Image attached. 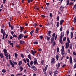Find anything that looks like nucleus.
<instances>
[{"label":"nucleus","mask_w":76,"mask_h":76,"mask_svg":"<svg viewBox=\"0 0 76 76\" xmlns=\"http://www.w3.org/2000/svg\"><path fill=\"white\" fill-rule=\"evenodd\" d=\"M64 22V20H61L60 21V25H62V24H63V22Z\"/></svg>","instance_id":"obj_13"},{"label":"nucleus","mask_w":76,"mask_h":76,"mask_svg":"<svg viewBox=\"0 0 76 76\" xmlns=\"http://www.w3.org/2000/svg\"><path fill=\"white\" fill-rule=\"evenodd\" d=\"M69 62H70V64H72V58L71 56L70 57V59H69Z\"/></svg>","instance_id":"obj_8"},{"label":"nucleus","mask_w":76,"mask_h":76,"mask_svg":"<svg viewBox=\"0 0 76 76\" xmlns=\"http://www.w3.org/2000/svg\"><path fill=\"white\" fill-rule=\"evenodd\" d=\"M23 37V35L21 34L19 36L18 39L19 40L20 39H21V38H22Z\"/></svg>","instance_id":"obj_5"},{"label":"nucleus","mask_w":76,"mask_h":76,"mask_svg":"<svg viewBox=\"0 0 76 76\" xmlns=\"http://www.w3.org/2000/svg\"><path fill=\"white\" fill-rule=\"evenodd\" d=\"M33 26H35V27H36V26H37V24L36 23H35L34 24Z\"/></svg>","instance_id":"obj_34"},{"label":"nucleus","mask_w":76,"mask_h":76,"mask_svg":"<svg viewBox=\"0 0 76 76\" xmlns=\"http://www.w3.org/2000/svg\"><path fill=\"white\" fill-rule=\"evenodd\" d=\"M58 73V72L57 70H56V71H54V73L55 74H57Z\"/></svg>","instance_id":"obj_20"},{"label":"nucleus","mask_w":76,"mask_h":76,"mask_svg":"<svg viewBox=\"0 0 76 76\" xmlns=\"http://www.w3.org/2000/svg\"><path fill=\"white\" fill-rule=\"evenodd\" d=\"M13 37H17V36H16L15 34H14L13 35Z\"/></svg>","instance_id":"obj_63"},{"label":"nucleus","mask_w":76,"mask_h":76,"mask_svg":"<svg viewBox=\"0 0 76 76\" xmlns=\"http://www.w3.org/2000/svg\"><path fill=\"white\" fill-rule=\"evenodd\" d=\"M58 56L56 55V60H58Z\"/></svg>","instance_id":"obj_45"},{"label":"nucleus","mask_w":76,"mask_h":76,"mask_svg":"<svg viewBox=\"0 0 76 76\" xmlns=\"http://www.w3.org/2000/svg\"><path fill=\"white\" fill-rule=\"evenodd\" d=\"M54 37H52L51 39V43H53V42H54Z\"/></svg>","instance_id":"obj_9"},{"label":"nucleus","mask_w":76,"mask_h":76,"mask_svg":"<svg viewBox=\"0 0 76 76\" xmlns=\"http://www.w3.org/2000/svg\"><path fill=\"white\" fill-rule=\"evenodd\" d=\"M22 64V62L21 61H20L18 63L19 66H20Z\"/></svg>","instance_id":"obj_17"},{"label":"nucleus","mask_w":76,"mask_h":76,"mask_svg":"<svg viewBox=\"0 0 76 76\" xmlns=\"http://www.w3.org/2000/svg\"><path fill=\"white\" fill-rule=\"evenodd\" d=\"M3 32H4V30L2 28L1 29V33H3Z\"/></svg>","instance_id":"obj_47"},{"label":"nucleus","mask_w":76,"mask_h":76,"mask_svg":"<svg viewBox=\"0 0 76 76\" xmlns=\"http://www.w3.org/2000/svg\"><path fill=\"white\" fill-rule=\"evenodd\" d=\"M71 38H73V34L72 32H71Z\"/></svg>","instance_id":"obj_21"},{"label":"nucleus","mask_w":76,"mask_h":76,"mask_svg":"<svg viewBox=\"0 0 76 76\" xmlns=\"http://www.w3.org/2000/svg\"><path fill=\"white\" fill-rule=\"evenodd\" d=\"M13 26H11V30H13Z\"/></svg>","instance_id":"obj_58"},{"label":"nucleus","mask_w":76,"mask_h":76,"mask_svg":"<svg viewBox=\"0 0 76 76\" xmlns=\"http://www.w3.org/2000/svg\"><path fill=\"white\" fill-rule=\"evenodd\" d=\"M63 29V27H62V26H61V27L60 29V31H62V30Z\"/></svg>","instance_id":"obj_48"},{"label":"nucleus","mask_w":76,"mask_h":76,"mask_svg":"<svg viewBox=\"0 0 76 76\" xmlns=\"http://www.w3.org/2000/svg\"><path fill=\"white\" fill-rule=\"evenodd\" d=\"M16 47L18 48H20V46L19 45H16Z\"/></svg>","instance_id":"obj_23"},{"label":"nucleus","mask_w":76,"mask_h":76,"mask_svg":"<svg viewBox=\"0 0 76 76\" xmlns=\"http://www.w3.org/2000/svg\"><path fill=\"white\" fill-rule=\"evenodd\" d=\"M51 63L54 64L55 63V59L54 58H52L51 60Z\"/></svg>","instance_id":"obj_6"},{"label":"nucleus","mask_w":76,"mask_h":76,"mask_svg":"<svg viewBox=\"0 0 76 76\" xmlns=\"http://www.w3.org/2000/svg\"><path fill=\"white\" fill-rule=\"evenodd\" d=\"M74 23H76V17H75L73 20Z\"/></svg>","instance_id":"obj_22"},{"label":"nucleus","mask_w":76,"mask_h":76,"mask_svg":"<svg viewBox=\"0 0 76 76\" xmlns=\"http://www.w3.org/2000/svg\"><path fill=\"white\" fill-rule=\"evenodd\" d=\"M58 67H59L60 66V63H58Z\"/></svg>","instance_id":"obj_42"},{"label":"nucleus","mask_w":76,"mask_h":76,"mask_svg":"<svg viewBox=\"0 0 76 76\" xmlns=\"http://www.w3.org/2000/svg\"><path fill=\"white\" fill-rule=\"evenodd\" d=\"M26 60L27 61V62L28 63H29V59H28V58H26Z\"/></svg>","instance_id":"obj_41"},{"label":"nucleus","mask_w":76,"mask_h":76,"mask_svg":"<svg viewBox=\"0 0 76 76\" xmlns=\"http://www.w3.org/2000/svg\"><path fill=\"white\" fill-rule=\"evenodd\" d=\"M74 67L75 68H76V63L74 65Z\"/></svg>","instance_id":"obj_62"},{"label":"nucleus","mask_w":76,"mask_h":76,"mask_svg":"<svg viewBox=\"0 0 76 76\" xmlns=\"http://www.w3.org/2000/svg\"><path fill=\"white\" fill-rule=\"evenodd\" d=\"M57 27H58L59 26V22H58L57 23Z\"/></svg>","instance_id":"obj_32"},{"label":"nucleus","mask_w":76,"mask_h":76,"mask_svg":"<svg viewBox=\"0 0 76 76\" xmlns=\"http://www.w3.org/2000/svg\"><path fill=\"white\" fill-rule=\"evenodd\" d=\"M31 69L35 71H37V69L36 67H35V66H31Z\"/></svg>","instance_id":"obj_4"},{"label":"nucleus","mask_w":76,"mask_h":76,"mask_svg":"<svg viewBox=\"0 0 76 76\" xmlns=\"http://www.w3.org/2000/svg\"><path fill=\"white\" fill-rule=\"evenodd\" d=\"M34 32V30H32L30 32V34L31 36H32V33Z\"/></svg>","instance_id":"obj_24"},{"label":"nucleus","mask_w":76,"mask_h":76,"mask_svg":"<svg viewBox=\"0 0 76 76\" xmlns=\"http://www.w3.org/2000/svg\"><path fill=\"white\" fill-rule=\"evenodd\" d=\"M4 55L6 57L7 60H8V53H4Z\"/></svg>","instance_id":"obj_11"},{"label":"nucleus","mask_w":76,"mask_h":76,"mask_svg":"<svg viewBox=\"0 0 76 76\" xmlns=\"http://www.w3.org/2000/svg\"><path fill=\"white\" fill-rule=\"evenodd\" d=\"M64 46H62L61 50V52H64Z\"/></svg>","instance_id":"obj_16"},{"label":"nucleus","mask_w":76,"mask_h":76,"mask_svg":"<svg viewBox=\"0 0 76 76\" xmlns=\"http://www.w3.org/2000/svg\"><path fill=\"white\" fill-rule=\"evenodd\" d=\"M56 36V33H54L52 35V37H55Z\"/></svg>","instance_id":"obj_33"},{"label":"nucleus","mask_w":76,"mask_h":76,"mask_svg":"<svg viewBox=\"0 0 76 76\" xmlns=\"http://www.w3.org/2000/svg\"><path fill=\"white\" fill-rule=\"evenodd\" d=\"M3 51L4 53V54H6V53H7V51L6 49H4L3 50Z\"/></svg>","instance_id":"obj_10"},{"label":"nucleus","mask_w":76,"mask_h":76,"mask_svg":"<svg viewBox=\"0 0 76 76\" xmlns=\"http://www.w3.org/2000/svg\"><path fill=\"white\" fill-rule=\"evenodd\" d=\"M66 32L67 33V35H69V30H67L66 31Z\"/></svg>","instance_id":"obj_51"},{"label":"nucleus","mask_w":76,"mask_h":76,"mask_svg":"<svg viewBox=\"0 0 76 76\" xmlns=\"http://www.w3.org/2000/svg\"><path fill=\"white\" fill-rule=\"evenodd\" d=\"M15 58H17V57H18V54L15 53Z\"/></svg>","instance_id":"obj_26"},{"label":"nucleus","mask_w":76,"mask_h":76,"mask_svg":"<svg viewBox=\"0 0 76 76\" xmlns=\"http://www.w3.org/2000/svg\"><path fill=\"white\" fill-rule=\"evenodd\" d=\"M27 37H28V35H26L24 36V38H27Z\"/></svg>","instance_id":"obj_57"},{"label":"nucleus","mask_w":76,"mask_h":76,"mask_svg":"<svg viewBox=\"0 0 76 76\" xmlns=\"http://www.w3.org/2000/svg\"><path fill=\"white\" fill-rule=\"evenodd\" d=\"M34 61H31L30 63V65H31V66H33V63Z\"/></svg>","instance_id":"obj_27"},{"label":"nucleus","mask_w":76,"mask_h":76,"mask_svg":"<svg viewBox=\"0 0 76 76\" xmlns=\"http://www.w3.org/2000/svg\"><path fill=\"white\" fill-rule=\"evenodd\" d=\"M69 42H66L65 43L66 44V48L67 49V48H69Z\"/></svg>","instance_id":"obj_3"},{"label":"nucleus","mask_w":76,"mask_h":76,"mask_svg":"<svg viewBox=\"0 0 76 76\" xmlns=\"http://www.w3.org/2000/svg\"><path fill=\"white\" fill-rule=\"evenodd\" d=\"M67 41H68V42H70V40H69V37H67Z\"/></svg>","instance_id":"obj_38"},{"label":"nucleus","mask_w":76,"mask_h":76,"mask_svg":"<svg viewBox=\"0 0 76 76\" xmlns=\"http://www.w3.org/2000/svg\"><path fill=\"white\" fill-rule=\"evenodd\" d=\"M64 9V7H62V6H61L60 7V10H61V12H62L63 11V10Z\"/></svg>","instance_id":"obj_14"},{"label":"nucleus","mask_w":76,"mask_h":76,"mask_svg":"<svg viewBox=\"0 0 76 76\" xmlns=\"http://www.w3.org/2000/svg\"><path fill=\"white\" fill-rule=\"evenodd\" d=\"M23 61H24V63H26V59H25V58H24V59H23Z\"/></svg>","instance_id":"obj_50"},{"label":"nucleus","mask_w":76,"mask_h":76,"mask_svg":"<svg viewBox=\"0 0 76 76\" xmlns=\"http://www.w3.org/2000/svg\"><path fill=\"white\" fill-rule=\"evenodd\" d=\"M21 56L22 57V58H23V57H24V56H23V54H21Z\"/></svg>","instance_id":"obj_61"},{"label":"nucleus","mask_w":76,"mask_h":76,"mask_svg":"<svg viewBox=\"0 0 76 76\" xmlns=\"http://www.w3.org/2000/svg\"><path fill=\"white\" fill-rule=\"evenodd\" d=\"M6 35V33H5V32H4L3 33V36L4 37V36H5Z\"/></svg>","instance_id":"obj_49"},{"label":"nucleus","mask_w":76,"mask_h":76,"mask_svg":"<svg viewBox=\"0 0 76 76\" xmlns=\"http://www.w3.org/2000/svg\"><path fill=\"white\" fill-rule=\"evenodd\" d=\"M38 31H39V28H36V29L35 33L36 34H38Z\"/></svg>","instance_id":"obj_12"},{"label":"nucleus","mask_w":76,"mask_h":76,"mask_svg":"<svg viewBox=\"0 0 76 76\" xmlns=\"http://www.w3.org/2000/svg\"><path fill=\"white\" fill-rule=\"evenodd\" d=\"M38 44V42H34V44Z\"/></svg>","instance_id":"obj_54"},{"label":"nucleus","mask_w":76,"mask_h":76,"mask_svg":"<svg viewBox=\"0 0 76 76\" xmlns=\"http://www.w3.org/2000/svg\"><path fill=\"white\" fill-rule=\"evenodd\" d=\"M39 38L40 39H42L43 38V37H42V36H39Z\"/></svg>","instance_id":"obj_40"},{"label":"nucleus","mask_w":76,"mask_h":76,"mask_svg":"<svg viewBox=\"0 0 76 76\" xmlns=\"http://www.w3.org/2000/svg\"><path fill=\"white\" fill-rule=\"evenodd\" d=\"M27 65L28 66V67H31V65H29V63H27Z\"/></svg>","instance_id":"obj_60"},{"label":"nucleus","mask_w":76,"mask_h":76,"mask_svg":"<svg viewBox=\"0 0 76 76\" xmlns=\"http://www.w3.org/2000/svg\"><path fill=\"white\" fill-rule=\"evenodd\" d=\"M64 35V32H62L61 33V36L60 37V40L59 41L62 44H63V37Z\"/></svg>","instance_id":"obj_1"},{"label":"nucleus","mask_w":76,"mask_h":76,"mask_svg":"<svg viewBox=\"0 0 76 76\" xmlns=\"http://www.w3.org/2000/svg\"><path fill=\"white\" fill-rule=\"evenodd\" d=\"M61 54L62 55H64V52H61Z\"/></svg>","instance_id":"obj_59"},{"label":"nucleus","mask_w":76,"mask_h":76,"mask_svg":"<svg viewBox=\"0 0 76 76\" xmlns=\"http://www.w3.org/2000/svg\"><path fill=\"white\" fill-rule=\"evenodd\" d=\"M31 52L32 54L33 55V56H35V53L34 52V51H33V50H31Z\"/></svg>","instance_id":"obj_19"},{"label":"nucleus","mask_w":76,"mask_h":76,"mask_svg":"<svg viewBox=\"0 0 76 76\" xmlns=\"http://www.w3.org/2000/svg\"><path fill=\"white\" fill-rule=\"evenodd\" d=\"M73 54L74 56H76V53H75V51H74L73 52Z\"/></svg>","instance_id":"obj_53"},{"label":"nucleus","mask_w":76,"mask_h":76,"mask_svg":"<svg viewBox=\"0 0 76 76\" xmlns=\"http://www.w3.org/2000/svg\"><path fill=\"white\" fill-rule=\"evenodd\" d=\"M11 65L12 67H15V65L13 64V63H12V64H10Z\"/></svg>","instance_id":"obj_31"},{"label":"nucleus","mask_w":76,"mask_h":76,"mask_svg":"<svg viewBox=\"0 0 76 76\" xmlns=\"http://www.w3.org/2000/svg\"><path fill=\"white\" fill-rule=\"evenodd\" d=\"M12 63L14 64L15 65H16V64H17V63L16 62H14V61H12Z\"/></svg>","instance_id":"obj_28"},{"label":"nucleus","mask_w":76,"mask_h":76,"mask_svg":"<svg viewBox=\"0 0 76 76\" xmlns=\"http://www.w3.org/2000/svg\"><path fill=\"white\" fill-rule=\"evenodd\" d=\"M8 24L9 25V27H10H10H11V25H10V22H9L8 23Z\"/></svg>","instance_id":"obj_44"},{"label":"nucleus","mask_w":76,"mask_h":76,"mask_svg":"<svg viewBox=\"0 0 76 76\" xmlns=\"http://www.w3.org/2000/svg\"><path fill=\"white\" fill-rule=\"evenodd\" d=\"M59 19H60V17H59V16H58L57 17V20L58 21L59 20Z\"/></svg>","instance_id":"obj_43"},{"label":"nucleus","mask_w":76,"mask_h":76,"mask_svg":"<svg viewBox=\"0 0 76 76\" xmlns=\"http://www.w3.org/2000/svg\"><path fill=\"white\" fill-rule=\"evenodd\" d=\"M53 73V72L51 71H50V72L49 73V75H51V74Z\"/></svg>","instance_id":"obj_37"},{"label":"nucleus","mask_w":76,"mask_h":76,"mask_svg":"<svg viewBox=\"0 0 76 76\" xmlns=\"http://www.w3.org/2000/svg\"><path fill=\"white\" fill-rule=\"evenodd\" d=\"M2 72L3 73H6V70L5 69H3L2 70Z\"/></svg>","instance_id":"obj_35"},{"label":"nucleus","mask_w":76,"mask_h":76,"mask_svg":"<svg viewBox=\"0 0 76 76\" xmlns=\"http://www.w3.org/2000/svg\"><path fill=\"white\" fill-rule=\"evenodd\" d=\"M20 44H23V43H24V42L23 41H21L20 42Z\"/></svg>","instance_id":"obj_30"},{"label":"nucleus","mask_w":76,"mask_h":76,"mask_svg":"<svg viewBox=\"0 0 76 76\" xmlns=\"http://www.w3.org/2000/svg\"><path fill=\"white\" fill-rule=\"evenodd\" d=\"M69 0H68L67 1V5H69Z\"/></svg>","instance_id":"obj_39"},{"label":"nucleus","mask_w":76,"mask_h":76,"mask_svg":"<svg viewBox=\"0 0 76 76\" xmlns=\"http://www.w3.org/2000/svg\"><path fill=\"white\" fill-rule=\"evenodd\" d=\"M0 57H1V58H3L4 57L3 56V53H1L0 54Z\"/></svg>","instance_id":"obj_18"},{"label":"nucleus","mask_w":76,"mask_h":76,"mask_svg":"<svg viewBox=\"0 0 76 76\" xmlns=\"http://www.w3.org/2000/svg\"><path fill=\"white\" fill-rule=\"evenodd\" d=\"M28 58H29L30 60H31V57L30 54H29L28 55Z\"/></svg>","instance_id":"obj_25"},{"label":"nucleus","mask_w":76,"mask_h":76,"mask_svg":"<svg viewBox=\"0 0 76 76\" xmlns=\"http://www.w3.org/2000/svg\"><path fill=\"white\" fill-rule=\"evenodd\" d=\"M57 52H59V48H57Z\"/></svg>","instance_id":"obj_46"},{"label":"nucleus","mask_w":76,"mask_h":76,"mask_svg":"<svg viewBox=\"0 0 76 76\" xmlns=\"http://www.w3.org/2000/svg\"><path fill=\"white\" fill-rule=\"evenodd\" d=\"M47 67H48V65H47L46 66L45 69L44 68L43 69V72H44V70H45V71H46V70H47Z\"/></svg>","instance_id":"obj_7"},{"label":"nucleus","mask_w":76,"mask_h":76,"mask_svg":"<svg viewBox=\"0 0 76 76\" xmlns=\"http://www.w3.org/2000/svg\"><path fill=\"white\" fill-rule=\"evenodd\" d=\"M73 4V2H71L69 3V5H71V4Z\"/></svg>","instance_id":"obj_56"},{"label":"nucleus","mask_w":76,"mask_h":76,"mask_svg":"<svg viewBox=\"0 0 76 76\" xmlns=\"http://www.w3.org/2000/svg\"><path fill=\"white\" fill-rule=\"evenodd\" d=\"M11 34L12 35H13V34H14V33L13 32V31H11Z\"/></svg>","instance_id":"obj_64"},{"label":"nucleus","mask_w":76,"mask_h":76,"mask_svg":"<svg viewBox=\"0 0 76 76\" xmlns=\"http://www.w3.org/2000/svg\"><path fill=\"white\" fill-rule=\"evenodd\" d=\"M23 67H22V66H20V72H22V70H23Z\"/></svg>","instance_id":"obj_15"},{"label":"nucleus","mask_w":76,"mask_h":76,"mask_svg":"<svg viewBox=\"0 0 76 76\" xmlns=\"http://www.w3.org/2000/svg\"><path fill=\"white\" fill-rule=\"evenodd\" d=\"M48 37H47V40H48V41H49L50 40V37H48V36H47Z\"/></svg>","instance_id":"obj_29"},{"label":"nucleus","mask_w":76,"mask_h":76,"mask_svg":"<svg viewBox=\"0 0 76 76\" xmlns=\"http://www.w3.org/2000/svg\"><path fill=\"white\" fill-rule=\"evenodd\" d=\"M47 34L48 35V34L50 35V34H51V31H49L48 33Z\"/></svg>","instance_id":"obj_36"},{"label":"nucleus","mask_w":76,"mask_h":76,"mask_svg":"<svg viewBox=\"0 0 76 76\" xmlns=\"http://www.w3.org/2000/svg\"><path fill=\"white\" fill-rule=\"evenodd\" d=\"M33 63L34 65H35L36 64H38V62L37 61V59L36 58H35L33 62Z\"/></svg>","instance_id":"obj_2"},{"label":"nucleus","mask_w":76,"mask_h":76,"mask_svg":"<svg viewBox=\"0 0 76 76\" xmlns=\"http://www.w3.org/2000/svg\"><path fill=\"white\" fill-rule=\"evenodd\" d=\"M3 1L4 4H5V3H6V0H3Z\"/></svg>","instance_id":"obj_52"},{"label":"nucleus","mask_w":76,"mask_h":76,"mask_svg":"<svg viewBox=\"0 0 76 76\" xmlns=\"http://www.w3.org/2000/svg\"><path fill=\"white\" fill-rule=\"evenodd\" d=\"M66 37H64V38H63V41H65V40H66Z\"/></svg>","instance_id":"obj_55"}]
</instances>
